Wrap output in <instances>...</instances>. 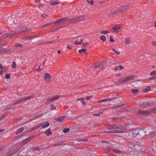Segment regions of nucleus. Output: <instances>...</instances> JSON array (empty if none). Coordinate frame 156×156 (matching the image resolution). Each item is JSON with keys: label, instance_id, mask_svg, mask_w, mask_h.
<instances>
[{"label": "nucleus", "instance_id": "f257e3e1", "mask_svg": "<svg viewBox=\"0 0 156 156\" xmlns=\"http://www.w3.org/2000/svg\"><path fill=\"white\" fill-rule=\"evenodd\" d=\"M152 113L156 114V105L152 108L150 111H139L137 112L138 115L146 116Z\"/></svg>", "mask_w": 156, "mask_h": 156}, {"label": "nucleus", "instance_id": "f03ea898", "mask_svg": "<svg viewBox=\"0 0 156 156\" xmlns=\"http://www.w3.org/2000/svg\"><path fill=\"white\" fill-rule=\"evenodd\" d=\"M85 19V18L84 16H81L76 18H70L68 20L70 22L75 23L84 21Z\"/></svg>", "mask_w": 156, "mask_h": 156}, {"label": "nucleus", "instance_id": "7ed1b4c3", "mask_svg": "<svg viewBox=\"0 0 156 156\" xmlns=\"http://www.w3.org/2000/svg\"><path fill=\"white\" fill-rule=\"evenodd\" d=\"M7 20L9 26L14 25L18 22L17 19L14 15L8 17Z\"/></svg>", "mask_w": 156, "mask_h": 156}, {"label": "nucleus", "instance_id": "20e7f679", "mask_svg": "<svg viewBox=\"0 0 156 156\" xmlns=\"http://www.w3.org/2000/svg\"><path fill=\"white\" fill-rule=\"evenodd\" d=\"M133 136L136 137L137 138H140L141 136H143L144 134V132L143 129H141L138 132H134L133 133Z\"/></svg>", "mask_w": 156, "mask_h": 156}, {"label": "nucleus", "instance_id": "39448f33", "mask_svg": "<svg viewBox=\"0 0 156 156\" xmlns=\"http://www.w3.org/2000/svg\"><path fill=\"white\" fill-rule=\"evenodd\" d=\"M134 76H129L120 79L119 81L120 82H128L129 81L132 80H133Z\"/></svg>", "mask_w": 156, "mask_h": 156}, {"label": "nucleus", "instance_id": "423d86ee", "mask_svg": "<svg viewBox=\"0 0 156 156\" xmlns=\"http://www.w3.org/2000/svg\"><path fill=\"white\" fill-rule=\"evenodd\" d=\"M122 126L120 124H115L113 125L109 126L108 129H109L116 130L117 129H121Z\"/></svg>", "mask_w": 156, "mask_h": 156}, {"label": "nucleus", "instance_id": "0eeeda50", "mask_svg": "<svg viewBox=\"0 0 156 156\" xmlns=\"http://www.w3.org/2000/svg\"><path fill=\"white\" fill-rule=\"evenodd\" d=\"M59 97V96L56 95L53 96V97L49 98L45 102L46 104H48L49 103H52L55 100L57 99Z\"/></svg>", "mask_w": 156, "mask_h": 156}, {"label": "nucleus", "instance_id": "6e6552de", "mask_svg": "<svg viewBox=\"0 0 156 156\" xmlns=\"http://www.w3.org/2000/svg\"><path fill=\"white\" fill-rule=\"evenodd\" d=\"M105 64V62H100L98 64L95 63L93 65H92L91 67L94 68L98 69V68H101V66H103Z\"/></svg>", "mask_w": 156, "mask_h": 156}, {"label": "nucleus", "instance_id": "1a4fd4ad", "mask_svg": "<svg viewBox=\"0 0 156 156\" xmlns=\"http://www.w3.org/2000/svg\"><path fill=\"white\" fill-rule=\"evenodd\" d=\"M19 34V32H12L11 33H9V34H6L4 35L3 37H10L11 36H15L16 34Z\"/></svg>", "mask_w": 156, "mask_h": 156}, {"label": "nucleus", "instance_id": "9d476101", "mask_svg": "<svg viewBox=\"0 0 156 156\" xmlns=\"http://www.w3.org/2000/svg\"><path fill=\"white\" fill-rule=\"evenodd\" d=\"M44 79L45 81L47 82L50 83L51 82V76L49 73H45L44 77Z\"/></svg>", "mask_w": 156, "mask_h": 156}, {"label": "nucleus", "instance_id": "9b49d317", "mask_svg": "<svg viewBox=\"0 0 156 156\" xmlns=\"http://www.w3.org/2000/svg\"><path fill=\"white\" fill-rule=\"evenodd\" d=\"M30 30V29L28 28L27 27H21L20 30L19 31H17V32H19V34L20 33H21L23 32H26L29 31Z\"/></svg>", "mask_w": 156, "mask_h": 156}, {"label": "nucleus", "instance_id": "f8f14e48", "mask_svg": "<svg viewBox=\"0 0 156 156\" xmlns=\"http://www.w3.org/2000/svg\"><path fill=\"white\" fill-rule=\"evenodd\" d=\"M112 29L113 30V32L116 33H118L120 29V27L119 25H116L113 27Z\"/></svg>", "mask_w": 156, "mask_h": 156}, {"label": "nucleus", "instance_id": "ddd939ff", "mask_svg": "<svg viewBox=\"0 0 156 156\" xmlns=\"http://www.w3.org/2000/svg\"><path fill=\"white\" fill-rule=\"evenodd\" d=\"M144 131V134L147 135H152V134H154V132H151L150 129H147L145 131L144 130V129H143Z\"/></svg>", "mask_w": 156, "mask_h": 156}, {"label": "nucleus", "instance_id": "4468645a", "mask_svg": "<svg viewBox=\"0 0 156 156\" xmlns=\"http://www.w3.org/2000/svg\"><path fill=\"white\" fill-rule=\"evenodd\" d=\"M120 10L119 9V8H118V10H116L112 12L111 14V16H114V15L120 14L121 13V12H120Z\"/></svg>", "mask_w": 156, "mask_h": 156}, {"label": "nucleus", "instance_id": "2eb2a0df", "mask_svg": "<svg viewBox=\"0 0 156 156\" xmlns=\"http://www.w3.org/2000/svg\"><path fill=\"white\" fill-rule=\"evenodd\" d=\"M122 131L121 130H110L108 131L107 132V133H122Z\"/></svg>", "mask_w": 156, "mask_h": 156}, {"label": "nucleus", "instance_id": "dca6fc26", "mask_svg": "<svg viewBox=\"0 0 156 156\" xmlns=\"http://www.w3.org/2000/svg\"><path fill=\"white\" fill-rule=\"evenodd\" d=\"M48 7L47 5H45L43 4H41V5H40L39 7L40 9L42 10H46L48 9Z\"/></svg>", "mask_w": 156, "mask_h": 156}, {"label": "nucleus", "instance_id": "f3484780", "mask_svg": "<svg viewBox=\"0 0 156 156\" xmlns=\"http://www.w3.org/2000/svg\"><path fill=\"white\" fill-rule=\"evenodd\" d=\"M34 136H30V137L28 138H27L25 139V140H23L22 141V143L23 144H26L28 142L30 141L31 140H32V139L34 138Z\"/></svg>", "mask_w": 156, "mask_h": 156}, {"label": "nucleus", "instance_id": "a211bd4d", "mask_svg": "<svg viewBox=\"0 0 156 156\" xmlns=\"http://www.w3.org/2000/svg\"><path fill=\"white\" fill-rule=\"evenodd\" d=\"M119 8L121 13L126 11L128 9V8L125 6L121 7Z\"/></svg>", "mask_w": 156, "mask_h": 156}, {"label": "nucleus", "instance_id": "6ab92c4d", "mask_svg": "<svg viewBox=\"0 0 156 156\" xmlns=\"http://www.w3.org/2000/svg\"><path fill=\"white\" fill-rule=\"evenodd\" d=\"M66 117L65 116H63L61 117H59L58 118H57L55 119V120H57L58 122H61L64 119V118H65Z\"/></svg>", "mask_w": 156, "mask_h": 156}, {"label": "nucleus", "instance_id": "aec40b11", "mask_svg": "<svg viewBox=\"0 0 156 156\" xmlns=\"http://www.w3.org/2000/svg\"><path fill=\"white\" fill-rule=\"evenodd\" d=\"M25 99L24 98H23L20 99L14 103L15 104H19L21 102L25 101Z\"/></svg>", "mask_w": 156, "mask_h": 156}, {"label": "nucleus", "instance_id": "412c9836", "mask_svg": "<svg viewBox=\"0 0 156 156\" xmlns=\"http://www.w3.org/2000/svg\"><path fill=\"white\" fill-rule=\"evenodd\" d=\"M53 23H51L47 24H44L41 27V28L45 27H49L51 26V25Z\"/></svg>", "mask_w": 156, "mask_h": 156}, {"label": "nucleus", "instance_id": "4be33fe9", "mask_svg": "<svg viewBox=\"0 0 156 156\" xmlns=\"http://www.w3.org/2000/svg\"><path fill=\"white\" fill-rule=\"evenodd\" d=\"M60 3L59 1H54L51 2L50 4L52 5H56Z\"/></svg>", "mask_w": 156, "mask_h": 156}, {"label": "nucleus", "instance_id": "5701e85b", "mask_svg": "<svg viewBox=\"0 0 156 156\" xmlns=\"http://www.w3.org/2000/svg\"><path fill=\"white\" fill-rule=\"evenodd\" d=\"M111 100V99L110 98L105 99L98 101L97 102L100 103L101 102H106Z\"/></svg>", "mask_w": 156, "mask_h": 156}, {"label": "nucleus", "instance_id": "b1692460", "mask_svg": "<svg viewBox=\"0 0 156 156\" xmlns=\"http://www.w3.org/2000/svg\"><path fill=\"white\" fill-rule=\"evenodd\" d=\"M61 19V22H62V23H63V22H65L66 21H69V18H68L67 17H65V18H60Z\"/></svg>", "mask_w": 156, "mask_h": 156}, {"label": "nucleus", "instance_id": "393cba45", "mask_svg": "<svg viewBox=\"0 0 156 156\" xmlns=\"http://www.w3.org/2000/svg\"><path fill=\"white\" fill-rule=\"evenodd\" d=\"M124 68V67L120 65L115 67V70H116L119 69L121 70L122 69H123Z\"/></svg>", "mask_w": 156, "mask_h": 156}, {"label": "nucleus", "instance_id": "a878e982", "mask_svg": "<svg viewBox=\"0 0 156 156\" xmlns=\"http://www.w3.org/2000/svg\"><path fill=\"white\" fill-rule=\"evenodd\" d=\"M112 152L116 154H119L121 152V151L117 149H113L112 150Z\"/></svg>", "mask_w": 156, "mask_h": 156}, {"label": "nucleus", "instance_id": "bb28decb", "mask_svg": "<svg viewBox=\"0 0 156 156\" xmlns=\"http://www.w3.org/2000/svg\"><path fill=\"white\" fill-rule=\"evenodd\" d=\"M34 97V95H33L32 96H28L27 97H24V98L25 99V100H24L25 101L27 100H28L31 99L33 98Z\"/></svg>", "mask_w": 156, "mask_h": 156}, {"label": "nucleus", "instance_id": "cd10ccee", "mask_svg": "<svg viewBox=\"0 0 156 156\" xmlns=\"http://www.w3.org/2000/svg\"><path fill=\"white\" fill-rule=\"evenodd\" d=\"M83 41L82 39L80 40L79 41H74V43L76 44H80Z\"/></svg>", "mask_w": 156, "mask_h": 156}, {"label": "nucleus", "instance_id": "c85d7f7f", "mask_svg": "<svg viewBox=\"0 0 156 156\" xmlns=\"http://www.w3.org/2000/svg\"><path fill=\"white\" fill-rule=\"evenodd\" d=\"M61 20V19H60L57 20L55 22L53 23H54L55 24H59L62 23Z\"/></svg>", "mask_w": 156, "mask_h": 156}, {"label": "nucleus", "instance_id": "c756f323", "mask_svg": "<svg viewBox=\"0 0 156 156\" xmlns=\"http://www.w3.org/2000/svg\"><path fill=\"white\" fill-rule=\"evenodd\" d=\"M126 44H129L131 43V40L129 38H126L125 39V41Z\"/></svg>", "mask_w": 156, "mask_h": 156}, {"label": "nucleus", "instance_id": "7c9ffc66", "mask_svg": "<svg viewBox=\"0 0 156 156\" xmlns=\"http://www.w3.org/2000/svg\"><path fill=\"white\" fill-rule=\"evenodd\" d=\"M49 125V122H47L45 124H43L42 125V127L43 128H45L47 127Z\"/></svg>", "mask_w": 156, "mask_h": 156}, {"label": "nucleus", "instance_id": "2f4dec72", "mask_svg": "<svg viewBox=\"0 0 156 156\" xmlns=\"http://www.w3.org/2000/svg\"><path fill=\"white\" fill-rule=\"evenodd\" d=\"M23 130V128L22 127H21L17 130V131L16 132V134H18L21 132H22Z\"/></svg>", "mask_w": 156, "mask_h": 156}, {"label": "nucleus", "instance_id": "473e14b6", "mask_svg": "<svg viewBox=\"0 0 156 156\" xmlns=\"http://www.w3.org/2000/svg\"><path fill=\"white\" fill-rule=\"evenodd\" d=\"M45 133L48 135H49L52 134L51 131L49 129H48L46 131Z\"/></svg>", "mask_w": 156, "mask_h": 156}, {"label": "nucleus", "instance_id": "72a5a7b5", "mask_svg": "<svg viewBox=\"0 0 156 156\" xmlns=\"http://www.w3.org/2000/svg\"><path fill=\"white\" fill-rule=\"evenodd\" d=\"M143 105L144 108H146L147 106L149 105V104L148 102H144L143 103Z\"/></svg>", "mask_w": 156, "mask_h": 156}, {"label": "nucleus", "instance_id": "f704fd0d", "mask_svg": "<svg viewBox=\"0 0 156 156\" xmlns=\"http://www.w3.org/2000/svg\"><path fill=\"white\" fill-rule=\"evenodd\" d=\"M100 39L103 41H105L106 39L104 35H102L101 36Z\"/></svg>", "mask_w": 156, "mask_h": 156}, {"label": "nucleus", "instance_id": "c9c22d12", "mask_svg": "<svg viewBox=\"0 0 156 156\" xmlns=\"http://www.w3.org/2000/svg\"><path fill=\"white\" fill-rule=\"evenodd\" d=\"M86 51V49H80L78 51V52L80 53H84Z\"/></svg>", "mask_w": 156, "mask_h": 156}, {"label": "nucleus", "instance_id": "e433bc0d", "mask_svg": "<svg viewBox=\"0 0 156 156\" xmlns=\"http://www.w3.org/2000/svg\"><path fill=\"white\" fill-rule=\"evenodd\" d=\"M150 90V87H147V88L145 89H144V92H147L149 91Z\"/></svg>", "mask_w": 156, "mask_h": 156}, {"label": "nucleus", "instance_id": "4c0bfd02", "mask_svg": "<svg viewBox=\"0 0 156 156\" xmlns=\"http://www.w3.org/2000/svg\"><path fill=\"white\" fill-rule=\"evenodd\" d=\"M35 1L38 4V5H39V6L42 4L40 2V0H35Z\"/></svg>", "mask_w": 156, "mask_h": 156}, {"label": "nucleus", "instance_id": "58836bf2", "mask_svg": "<svg viewBox=\"0 0 156 156\" xmlns=\"http://www.w3.org/2000/svg\"><path fill=\"white\" fill-rule=\"evenodd\" d=\"M132 91L133 93L136 94L138 91V90L137 89H133Z\"/></svg>", "mask_w": 156, "mask_h": 156}, {"label": "nucleus", "instance_id": "ea45409f", "mask_svg": "<svg viewBox=\"0 0 156 156\" xmlns=\"http://www.w3.org/2000/svg\"><path fill=\"white\" fill-rule=\"evenodd\" d=\"M109 32H108L107 31H101L100 33L101 34H106L108 33H109Z\"/></svg>", "mask_w": 156, "mask_h": 156}, {"label": "nucleus", "instance_id": "a19ab883", "mask_svg": "<svg viewBox=\"0 0 156 156\" xmlns=\"http://www.w3.org/2000/svg\"><path fill=\"white\" fill-rule=\"evenodd\" d=\"M151 75L152 76L156 75V70H154L151 73Z\"/></svg>", "mask_w": 156, "mask_h": 156}, {"label": "nucleus", "instance_id": "79ce46f5", "mask_svg": "<svg viewBox=\"0 0 156 156\" xmlns=\"http://www.w3.org/2000/svg\"><path fill=\"white\" fill-rule=\"evenodd\" d=\"M69 128H65L63 129V132L65 133H67L69 131Z\"/></svg>", "mask_w": 156, "mask_h": 156}, {"label": "nucleus", "instance_id": "37998d69", "mask_svg": "<svg viewBox=\"0 0 156 156\" xmlns=\"http://www.w3.org/2000/svg\"><path fill=\"white\" fill-rule=\"evenodd\" d=\"M16 62H13L12 65V68H15L16 67Z\"/></svg>", "mask_w": 156, "mask_h": 156}, {"label": "nucleus", "instance_id": "c03bdc74", "mask_svg": "<svg viewBox=\"0 0 156 156\" xmlns=\"http://www.w3.org/2000/svg\"><path fill=\"white\" fill-rule=\"evenodd\" d=\"M41 125H39L37 126H36L35 127L32 128V130H35L37 129H38Z\"/></svg>", "mask_w": 156, "mask_h": 156}, {"label": "nucleus", "instance_id": "a18cd8bd", "mask_svg": "<svg viewBox=\"0 0 156 156\" xmlns=\"http://www.w3.org/2000/svg\"><path fill=\"white\" fill-rule=\"evenodd\" d=\"M84 98H78L77 99V101H84Z\"/></svg>", "mask_w": 156, "mask_h": 156}, {"label": "nucleus", "instance_id": "49530a36", "mask_svg": "<svg viewBox=\"0 0 156 156\" xmlns=\"http://www.w3.org/2000/svg\"><path fill=\"white\" fill-rule=\"evenodd\" d=\"M16 47H20L22 46V44L19 43H16Z\"/></svg>", "mask_w": 156, "mask_h": 156}, {"label": "nucleus", "instance_id": "de8ad7c7", "mask_svg": "<svg viewBox=\"0 0 156 156\" xmlns=\"http://www.w3.org/2000/svg\"><path fill=\"white\" fill-rule=\"evenodd\" d=\"M92 97V95H91V96H87L86 97V98L87 99V100H89L90 99V98Z\"/></svg>", "mask_w": 156, "mask_h": 156}, {"label": "nucleus", "instance_id": "09e8293b", "mask_svg": "<svg viewBox=\"0 0 156 156\" xmlns=\"http://www.w3.org/2000/svg\"><path fill=\"white\" fill-rule=\"evenodd\" d=\"M51 110H55L56 109V107H55L54 106H53V105H51Z\"/></svg>", "mask_w": 156, "mask_h": 156}, {"label": "nucleus", "instance_id": "8fccbe9b", "mask_svg": "<svg viewBox=\"0 0 156 156\" xmlns=\"http://www.w3.org/2000/svg\"><path fill=\"white\" fill-rule=\"evenodd\" d=\"M5 77L6 79H9L10 78V75L9 74H6L5 76Z\"/></svg>", "mask_w": 156, "mask_h": 156}, {"label": "nucleus", "instance_id": "3c124183", "mask_svg": "<svg viewBox=\"0 0 156 156\" xmlns=\"http://www.w3.org/2000/svg\"><path fill=\"white\" fill-rule=\"evenodd\" d=\"M110 41L111 42H114V40L113 39L112 37H110Z\"/></svg>", "mask_w": 156, "mask_h": 156}, {"label": "nucleus", "instance_id": "603ef678", "mask_svg": "<svg viewBox=\"0 0 156 156\" xmlns=\"http://www.w3.org/2000/svg\"><path fill=\"white\" fill-rule=\"evenodd\" d=\"M56 41H48V42L46 44H50V43H55L56 42Z\"/></svg>", "mask_w": 156, "mask_h": 156}, {"label": "nucleus", "instance_id": "864d4df0", "mask_svg": "<svg viewBox=\"0 0 156 156\" xmlns=\"http://www.w3.org/2000/svg\"><path fill=\"white\" fill-rule=\"evenodd\" d=\"M93 4H94L93 1V0H91L90 2V5H93Z\"/></svg>", "mask_w": 156, "mask_h": 156}, {"label": "nucleus", "instance_id": "5fc2aeb1", "mask_svg": "<svg viewBox=\"0 0 156 156\" xmlns=\"http://www.w3.org/2000/svg\"><path fill=\"white\" fill-rule=\"evenodd\" d=\"M35 37V36H30V37H29V39H27V40H29L31 39H32V38L34 37Z\"/></svg>", "mask_w": 156, "mask_h": 156}, {"label": "nucleus", "instance_id": "6e6d98bb", "mask_svg": "<svg viewBox=\"0 0 156 156\" xmlns=\"http://www.w3.org/2000/svg\"><path fill=\"white\" fill-rule=\"evenodd\" d=\"M108 151H109L111 150V149L110 147H107L106 148Z\"/></svg>", "mask_w": 156, "mask_h": 156}, {"label": "nucleus", "instance_id": "4d7b16f0", "mask_svg": "<svg viewBox=\"0 0 156 156\" xmlns=\"http://www.w3.org/2000/svg\"><path fill=\"white\" fill-rule=\"evenodd\" d=\"M93 115L94 116H99L100 115V114L99 113L98 114H93Z\"/></svg>", "mask_w": 156, "mask_h": 156}, {"label": "nucleus", "instance_id": "13d9d810", "mask_svg": "<svg viewBox=\"0 0 156 156\" xmlns=\"http://www.w3.org/2000/svg\"><path fill=\"white\" fill-rule=\"evenodd\" d=\"M81 140L82 141H87V139H81Z\"/></svg>", "mask_w": 156, "mask_h": 156}, {"label": "nucleus", "instance_id": "bf43d9fd", "mask_svg": "<svg viewBox=\"0 0 156 156\" xmlns=\"http://www.w3.org/2000/svg\"><path fill=\"white\" fill-rule=\"evenodd\" d=\"M42 17H44L45 18V16H47L48 15L47 14H43V15H42Z\"/></svg>", "mask_w": 156, "mask_h": 156}, {"label": "nucleus", "instance_id": "052dcab7", "mask_svg": "<svg viewBox=\"0 0 156 156\" xmlns=\"http://www.w3.org/2000/svg\"><path fill=\"white\" fill-rule=\"evenodd\" d=\"M18 0H11V2L12 3H14L17 1Z\"/></svg>", "mask_w": 156, "mask_h": 156}, {"label": "nucleus", "instance_id": "680f3d73", "mask_svg": "<svg viewBox=\"0 0 156 156\" xmlns=\"http://www.w3.org/2000/svg\"><path fill=\"white\" fill-rule=\"evenodd\" d=\"M34 149L35 150H39V148L38 147H35L34 148Z\"/></svg>", "mask_w": 156, "mask_h": 156}, {"label": "nucleus", "instance_id": "e2e57ef3", "mask_svg": "<svg viewBox=\"0 0 156 156\" xmlns=\"http://www.w3.org/2000/svg\"><path fill=\"white\" fill-rule=\"evenodd\" d=\"M81 103L83 105H85L86 104V102L83 101H81Z\"/></svg>", "mask_w": 156, "mask_h": 156}, {"label": "nucleus", "instance_id": "0e129e2a", "mask_svg": "<svg viewBox=\"0 0 156 156\" xmlns=\"http://www.w3.org/2000/svg\"><path fill=\"white\" fill-rule=\"evenodd\" d=\"M3 72H5V71L3 70H2H2L1 71H0V74H2L3 73Z\"/></svg>", "mask_w": 156, "mask_h": 156}, {"label": "nucleus", "instance_id": "69168bd1", "mask_svg": "<svg viewBox=\"0 0 156 156\" xmlns=\"http://www.w3.org/2000/svg\"><path fill=\"white\" fill-rule=\"evenodd\" d=\"M67 48L69 49H70L72 48V47H70L69 45H68L67 47Z\"/></svg>", "mask_w": 156, "mask_h": 156}, {"label": "nucleus", "instance_id": "338daca9", "mask_svg": "<svg viewBox=\"0 0 156 156\" xmlns=\"http://www.w3.org/2000/svg\"><path fill=\"white\" fill-rule=\"evenodd\" d=\"M155 132H154V134H152V135H150L151 136H152V137H153L154 136H155Z\"/></svg>", "mask_w": 156, "mask_h": 156}, {"label": "nucleus", "instance_id": "774afa93", "mask_svg": "<svg viewBox=\"0 0 156 156\" xmlns=\"http://www.w3.org/2000/svg\"><path fill=\"white\" fill-rule=\"evenodd\" d=\"M153 44L154 45H156V42H153Z\"/></svg>", "mask_w": 156, "mask_h": 156}]
</instances>
